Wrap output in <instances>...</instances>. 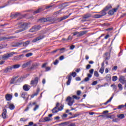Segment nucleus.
<instances>
[{"label":"nucleus","mask_w":126,"mask_h":126,"mask_svg":"<svg viewBox=\"0 0 126 126\" xmlns=\"http://www.w3.org/2000/svg\"><path fill=\"white\" fill-rule=\"evenodd\" d=\"M44 10H45V9L43 8L42 7L39 8L37 10L33 12V14H37V13H40L41 11H44Z\"/></svg>","instance_id":"24"},{"label":"nucleus","mask_w":126,"mask_h":126,"mask_svg":"<svg viewBox=\"0 0 126 126\" xmlns=\"http://www.w3.org/2000/svg\"><path fill=\"white\" fill-rule=\"evenodd\" d=\"M22 45H23V47H27L29 44H30V41L27 40L25 42H21Z\"/></svg>","instance_id":"28"},{"label":"nucleus","mask_w":126,"mask_h":126,"mask_svg":"<svg viewBox=\"0 0 126 126\" xmlns=\"http://www.w3.org/2000/svg\"><path fill=\"white\" fill-rule=\"evenodd\" d=\"M39 81V78L37 77H35L34 79L32 80L31 81L30 84L32 85L33 87H36L37 86V84H38V82Z\"/></svg>","instance_id":"10"},{"label":"nucleus","mask_w":126,"mask_h":126,"mask_svg":"<svg viewBox=\"0 0 126 126\" xmlns=\"http://www.w3.org/2000/svg\"><path fill=\"white\" fill-rule=\"evenodd\" d=\"M16 36H6V37H2L0 38V40L1 41H5V40H9L10 39H15Z\"/></svg>","instance_id":"13"},{"label":"nucleus","mask_w":126,"mask_h":126,"mask_svg":"<svg viewBox=\"0 0 126 126\" xmlns=\"http://www.w3.org/2000/svg\"><path fill=\"white\" fill-rule=\"evenodd\" d=\"M23 58H24V55L22 54L19 56L14 57L13 58V61H20L21 60H22Z\"/></svg>","instance_id":"17"},{"label":"nucleus","mask_w":126,"mask_h":126,"mask_svg":"<svg viewBox=\"0 0 126 126\" xmlns=\"http://www.w3.org/2000/svg\"><path fill=\"white\" fill-rule=\"evenodd\" d=\"M45 38V35L43 34L40 35L39 36L36 37L32 40V43H36V42H38V41H40V40H43Z\"/></svg>","instance_id":"12"},{"label":"nucleus","mask_w":126,"mask_h":126,"mask_svg":"<svg viewBox=\"0 0 126 126\" xmlns=\"http://www.w3.org/2000/svg\"><path fill=\"white\" fill-rule=\"evenodd\" d=\"M123 108H125V105L124 104H122L118 106V109L119 110H121V109H123Z\"/></svg>","instance_id":"50"},{"label":"nucleus","mask_w":126,"mask_h":126,"mask_svg":"<svg viewBox=\"0 0 126 126\" xmlns=\"http://www.w3.org/2000/svg\"><path fill=\"white\" fill-rule=\"evenodd\" d=\"M94 75L95 76V77H99V73H98V71H94Z\"/></svg>","instance_id":"46"},{"label":"nucleus","mask_w":126,"mask_h":126,"mask_svg":"<svg viewBox=\"0 0 126 126\" xmlns=\"http://www.w3.org/2000/svg\"><path fill=\"white\" fill-rule=\"evenodd\" d=\"M87 76L88 77H86L83 81H84L85 82H87L89 81V80H90V78L92 77V75L88 74Z\"/></svg>","instance_id":"25"},{"label":"nucleus","mask_w":126,"mask_h":126,"mask_svg":"<svg viewBox=\"0 0 126 126\" xmlns=\"http://www.w3.org/2000/svg\"><path fill=\"white\" fill-rule=\"evenodd\" d=\"M12 69H13V68H12V66H7L6 68L4 70V72L5 73H7V72H10L11 70H12Z\"/></svg>","instance_id":"21"},{"label":"nucleus","mask_w":126,"mask_h":126,"mask_svg":"<svg viewBox=\"0 0 126 126\" xmlns=\"http://www.w3.org/2000/svg\"><path fill=\"white\" fill-rule=\"evenodd\" d=\"M59 106H60V103L57 102L56 104V106L52 110L53 113H58V112H60L58 109Z\"/></svg>","instance_id":"20"},{"label":"nucleus","mask_w":126,"mask_h":126,"mask_svg":"<svg viewBox=\"0 0 126 126\" xmlns=\"http://www.w3.org/2000/svg\"><path fill=\"white\" fill-rule=\"evenodd\" d=\"M61 12H62V10H59V11H58L57 12H55L54 13V14H55V15H56L57 14H60V13H61Z\"/></svg>","instance_id":"59"},{"label":"nucleus","mask_w":126,"mask_h":126,"mask_svg":"<svg viewBox=\"0 0 126 126\" xmlns=\"http://www.w3.org/2000/svg\"><path fill=\"white\" fill-rule=\"evenodd\" d=\"M105 56H106L105 60L108 61V60H110V56L111 55V54L109 52H106L104 54Z\"/></svg>","instance_id":"33"},{"label":"nucleus","mask_w":126,"mask_h":126,"mask_svg":"<svg viewBox=\"0 0 126 126\" xmlns=\"http://www.w3.org/2000/svg\"><path fill=\"white\" fill-rule=\"evenodd\" d=\"M30 64H31V62H27L26 63H25L22 65V67L23 68H25L26 67H27L28 65H30Z\"/></svg>","instance_id":"32"},{"label":"nucleus","mask_w":126,"mask_h":126,"mask_svg":"<svg viewBox=\"0 0 126 126\" xmlns=\"http://www.w3.org/2000/svg\"><path fill=\"white\" fill-rule=\"evenodd\" d=\"M12 67L13 68V69H16L17 68H19L20 67V64H16L13 65L12 66Z\"/></svg>","instance_id":"37"},{"label":"nucleus","mask_w":126,"mask_h":126,"mask_svg":"<svg viewBox=\"0 0 126 126\" xmlns=\"http://www.w3.org/2000/svg\"><path fill=\"white\" fill-rule=\"evenodd\" d=\"M29 120L28 118L25 119V118H21L20 119V122H27V120Z\"/></svg>","instance_id":"48"},{"label":"nucleus","mask_w":126,"mask_h":126,"mask_svg":"<svg viewBox=\"0 0 126 126\" xmlns=\"http://www.w3.org/2000/svg\"><path fill=\"white\" fill-rule=\"evenodd\" d=\"M18 77H19V76L18 75L13 77L10 81V84H14V83H17V81H16V79H17Z\"/></svg>","instance_id":"19"},{"label":"nucleus","mask_w":126,"mask_h":126,"mask_svg":"<svg viewBox=\"0 0 126 126\" xmlns=\"http://www.w3.org/2000/svg\"><path fill=\"white\" fill-rule=\"evenodd\" d=\"M15 54L14 52L7 53L6 54H4L2 56V60L5 61L6 60H8L9 58H11L13 55Z\"/></svg>","instance_id":"8"},{"label":"nucleus","mask_w":126,"mask_h":126,"mask_svg":"<svg viewBox=\"0 0 126 126\" xmlns=\"http://www.w3.org/2000/svg\"><path fill=\"white\" fill-rule=\"evenodd\" d=\"M107 81H111V75L107 74L105 77Z\"/></svg>","instance_id":"40"},{"label":"nucleus","mask_w":126,"mask_h":126,"mask_svg":"<svg viewBox=\"0 0 126 126\" xmlns=\"http://www.w3.org/2000/svg\"><path fill=\"white\" fill-rule=\"evenodd\" d=\"M75 77L76 76V72H73L72 73H70L69 74H68L66 77V79H67L66 82V85L68 86L70 85V82H71V79H72V77Z\"/></svg>","instance_id":"4"},{"label":"nucleus","mask_w":126,"mask_h":126,"mask_svg":"<svg viewBox=\"0 0 126 126\" xmlns=\"http://www.w3.org/2000/svg\"><path fill=\"white\" fill-rule=\"evenodd\" d=\"M5 99L6 101H10L11 100H12V94H7L5 95Z\"/></svg>","instance_id":"15"},{"label":"nucleus","mask_w":126,"mask_h":126,"mask_svg":"<svg viewBox=\"0 0 126 126\" xmlns=\"http://www.w3.org/2000/svg\"><path fill=\"white\" fill-rule=\"evenodd\" d=\"M68 16H64L62 17H60V18H58V20L59 22H61L63 21V20H65V19H67V18H68Z\"/></svg>","instance_id":"26"},{"label":"nucleus","mask_w":126,"mask_h":126,"mask_svg":"<svg viewBox=\"0 0 126 126\" xmlns=\"http://www.w3.org/2000/svg\"><path fill=\"white\" fill-rule=\"evenodd\" d=\"M22 81H23V77H21L19 78L17 80V82H22Z\"/></svg>","instance_id":"43"},{"label":"nucleus","mask_w":126,"mask_h":126,"mask_svg":"<svg viewBox=\"0 0 126 126\" xmlns=\"http://www.w3.org/2000/svg\"><path fill=\"white\" fill-rule=\"evenodd\" d=\"M89 17H91V14L87 13L85 15H84L83 16V19H87V18H89Z\"/></svg>","instance_id":"34"},{"label":"nucleus","mask_w":126,"mask_h":126,"mask_svg":"<svg viewBox=\"0 0 126 126\" xmlns=\"http://www.w3.org/2000/svg\"><path fill=\"white\" fill-rule=\"evenodd\" d=\"M39 65H40V63H32V65L30 68H29V69H30V70H34V69H37Z\"/></svg>","instance_id":"11"},{"label":"nucleus","mask_w":126,"mask_h":126,"mask_svg":"<svg viewBox=\"0 0 126 126\" xmlns=\"http://www.w3.org/2000/svg\"><path fill=\"white\" fill-rule=\"evenodd\" d=\"M76 94L77 96H80V95H81V91H77Z\"/></svg>","instance_id":"57"},{"label":"nucleus","mask_w":126,"mask_h":126,"mask_svg":"<svg viewBox=\"0 0 126 126\" xmlns=\"http://www.w3.org/2000/svg\"><path fill=\"white\" fill-rule=\"evenodd\" d=\"M59 51H60V49H57L54 51H53L52 52H51V54H56V53H57L58 52H59Z\"/></svg>","instance_id":"55"},{"label":"nucleus","mask_w":126,"mask_h":126,"mask_svg":"<svg viewBox=\"0 0 126 126\" xmlns=\"http://www.w3.org/2000/svg\"><path fill=\"white\" fill-rule=\"evenodd\" d=\"M6 46H7V44H3L0 45V50H1V49H3L5 48Z\"/></svg>","instance_id":"41"},{"label":"nucleus","mask_w":126,"mask_h":126,"mask_svg":"<svg viewBox=\"0 0 126 126\" xmlns=\"http://www.w3.org/2000/svg\"><path fill=\"white\" fill-rule=\"evenodd\" d=\"M50 121H51V119L49 117H46L44 118V123L50 122Z\"/></svg>","instance_id":"42"},{"label":"nucleus","mask_w":126,"mask_h":126,"mask_svg":"<svg viewBox=\"0 0 126 126\" xmlns=\"http://www.w3.org/2000/svg\"><path fill=\"white\" fill-rule=\"evenodd\" d=\"M7 104L9 105V109H10V110H14L15 106H14V105L13 104H9V102H7Z\"/></svg>","instance_id":"36"},{"label":"nucleus","mask_w":126,"mask_h":126,"mask_svg":"<svg viewBox=\"0 0 126 126\" xmlns=\"http://www.w3.org/2000/svg\"><path fill=\"white\" fill-rule=\"evenodd\" d=\"M118 87L120 90H123V86L122 85V84H118Z\"/></svg>","instance_id":"61"},{"label":"nucleus","mask_w":126,"mask_h":126,"mask_svg":"<svg viewBox=\"0 0 126 126\" xmlns=\"http://www.w3.org/2000/svg\"><path fill=\"white\" fill-rule=\"evenodd\" d=\"M59 63V60H56L54 62V64L55 65H57Z\"/></svg>","instance_id":"62"},{"label":"nucleus","mask_w":126,"mask_h":126,"mask_svg":"<svg viewBox=\"0 0 126 126\" xmlns=\"http://www.w3.org/2000/svg\"><path fill=\"white\" fill-rule=\"evenodd\" d=\"M18 25V28L20 29V30H18L15 32V33H20V32H23V31H25L28 28V26L30 25V24L27 23H24L23 22H19L17 24Z\"/></svg>","instance_id":"1"},{"label":"nucleus","mask_w":126,"mask_h":126,"mask_svg":"<svg viewBox=\"0 0 126 126\" xmlns=\"http://www.w3.org/2000/svg\"><path fill=\"white\" fill-rule=\"evenodd\" d=\"M112 8V5L108 4L107 5L105 6V7L104 8V10L108 11V10H110Z\"/></svg>","instance_id":"31"},{"label":"nucleus","mask_w":126,"mask_h":126,"mask_svg":"<svg viewBox=\"0 0 126 126\" xmlns=\"http://www.w3.org/2000/svg\"><path fill=\"white\" fill-rule=\"evenodd\" d=\"M97 83H98V82L97 81H94L92 84L91 85L93 86H94L95 85H97Z\"/></svg>","instance_id":"53"},{"label":"nucleus","mask_w":126,"mask_h":126,"mask_svg":"<svg viewBox=\"0 0 126 126\" xmlns=\"http://www.w3.org/2000/svg\"><path fill=\"white\" fill-rule=\"evenodd\" d=\"M118 9H119L118 7L114 8L109 10L108 12V14H109V15H114V14H115V12H116L118 11Z\"/></svg>","instance_id":"16"},{"label":"nucleus","mask_w":126,"mask_h":126,"mask_svg":"<svg viewBox=\"0 0 126 126\" xmlns=\"http://www.w3.org/2000/svg\"><path fill=\"white\" fill-rule=\"evenodd\" d=\"M106 118L107 119H111V120H113L114 119H115V118H116V116L114 115H106Z\"/></svg>","instance_id":"38"},{"label":"nucleus","mask_w":126,"mask_h":126,"mask_svg":"<svg viewBox=\"0 0 126 126\" xmlns=\"http://www.w3.org/2000/svg\"><path fill=\"white\" fill-rule=\"evenodd\" d=\"M20 95H21V97H22V98H23L24 100H25V99H28V97H27V93L26 92L21 93Z\"/></svg>","instance_id":"22"},{"label":"nucleus","mask_w":126,"mask_h":126,"mask_svg":"<svg viewBox=\"0 0 126 126\" xmlns=\"http://www.w3.org/2000/svg\"><path fill=\"white\" fill-rule=\"evenodd\" d=\"M3 112L1 113V116L2 119L5 120V119H6V117L7 116V110L5 108H3L2 110Z\"/></svg>","instance_id":"14"},{"label":"nucleus","mask_w":126,"mask_h":126,"mask_svg":"<svg viewBox=\"0 0 126 126\" xmlns=\"http://www.w3.org/2000/svg\"><path fill=\"white\" fill-rule=\"evenodd\" d=\"M94 72V69H91L89 70V73H90L89 74H91V75H92L93 74Z\"/></svg>","instance_id":"56"},{"label":"nucleus","mask_w":126,"mask_h":126,"mask_svg":"<svg viewBox=\"0 0 126 126\" xmlns=\"http://www.w3.org/2000/svg\"><path fill=\"white\" fill-rule=\"evenodd\" d=\"M68 42H70L72 40V36L69 35L67 38Z\"/></svg>","instance_id":"51"},{"label":"nucleus","mask_w":126,"mask_h":126,"mask_svg":"<svg viewBox=\"0 0 126 126\" xmlns=\"http://www.w3.org/2000/svg\"><path fill=\"white\" fill-rule=\"evenodd\" d=\"M32 106H35L34 108H33V111L34 112H36L38 109L40 107V105L37 104L36 102H30L29 103L28 105L27 106V107L26 109L24 110L25 112H28L29 111V109H30L31 107H32Z\"/></svg>","instance_id":"2"},{"label":"nucleus","mask_w":126,"mask_h":126,"mask_svg":"<svg viewBox=\"0 0 126 126\" xmlns=\"http://www.w3.org/2000/svg\"><path fill=\"white\" fill-rule=\"evenodd\" d=\"M107 11L105 10V9H103L101 11L98 12V13H100V14H95L94 15V18H101L103 17V16H105L107 14V12H106Z\"/></svg>","instance_id":"5"},{"label":"nucleus","mask_w":126,"mask_h":126,"mask_svg":"<svg viewBox=\"0 0 126 126\" xmlns=\"http://www.w3.org/2000/svg\"><path fill=\"white\" fill-rule=\"evenodd\" d=\"M39 21H40V22L43 23V22H51V23H54L55 22V19L53 18L51 19L50 18H43L41 19H39Z\"/></svg>","instance_id":"7"},{"label":"nucleus","mask_w":126,"mask_h":126,"mask_svg":"<svg viewBox=\"0 0 126 126\" xmlns=\"http://www.w3.org/2000/svg\"><path fill=\"white\" fill-rule=\"evenodd\" d=\"M111 87H113V90H114V91H116L117 90V86H116L115 85H111Z\"/></svg>","instance_id":"47"},{"label":"nucleus","mask_w":126,"mask_h":126,"mask_svg":"<svg viewBox=\"0 0 126 126\" xmlns=\"http://www.w3.org/2000/svg\"><path fill=\"white\" fill-rule=\"evenodd\" d=\"M59 111H63V105H62L60 106V107H58Z\"/></svg>","instance_id":"54"},{"label":"nucleus","mask_w":126,"mask_h":126,"mask_svg":"<svg viewBox=\"0 0 126 126\" xmlns=\"http://www.w3.org/2000/svg\"><path fill=\"white\" fill-rule=\"evenodd\" d=\"M21 45H22V43L18 42L12 45L11 46L13 47V48H15V47H19V46H21Z\"/></svg>","instance_id":"29"},{"label":"nucleus","mask_w":126,"mask_h":126,"mask_svg":"<svg viewBox=\"0 0 126 126\" xmlns=\"http://www.w3.org/2000/svg\"><path fill=\"white\" fill-rule=\"evenodd\" d=\"M68 124H69V122H65L64 123H61V124H59L58 125L59 126H67V125H68Z\"/></svg>","instance_id":"39"},{"label":"nucleus","mask_w":126,"mask_h":126,"mask_svg":"<svg viewBox=\"0 0 126 126\" xmlns=\"http://www.w3.org/2000/svg\"><path fill=\"white\" fill-rule=\"evenodd\" d=\"M72 97L73 98L70 96H68L66 99V102H67L68 106H72V105H73V103H74V99H75L76 100H79L80 99V96L73 95Z\"/></svg>","instance_id":"3"},{"label":"nucleus","mask_w":126,"mask_h":126,"mask_svg":"<svg viewBox=\"0 0 126 126\" xmlns=\"http://www.w3.org/2000/svg\"><path fill=\"white\" fill-rule=\"evenodd\" d=\"M39 92H40V88H37V89L36 90V92L35 93L32 94L31 96V98H34V97H35V96H37L38 94H39Z\"/></svg>","instance_id":"23"},{"label":"nucleus","mask_w":126,"mask_h":126,"mask_svg":"<svg viewBox=\"0 0 126 126\" xmlns=\"http://www.w3.org/2000/svg\"><path fill=\"white\" fill-rule=\"evenodd\" d=\"M33 55L32 53H28L27 54H26V57H27V58H29V57H32V56Z\"/></svg>","instance_id":"52"},{"label":"nucleus","mask_w":126,"mask_h":126,"mask_svg":"<svg viewBox=\"0 0 126 126\" xmlns=\"http://www.w3.org/2000/svg\"><path fill=\"white\" fill-rule=\"evenodd\" d=\"M39 123H45V119L43 118H41L39 120Z\"/></svg>","instance_id":"58"},{"label":"nucleus","mask_w":126,"mask_h":126,"mask_svg":"<svg viewBox=\"0 0 126 126\" xmlns=\"http://www.w3.org/2000/svg\"><path fill=\"white\" fill-rule=\"evenodd\" d=\"M118 122H120V119H119V118H114L112 120V123H118Z\"/></svg>","instance_id":"44"},{"label":"nucleus","mask_w":126,"mask_h":126,"mask_svg":"<svg viewBox=\"0 0 126 126\" xmlns=\"http://www.w3.org/2000/svg\"><path fill=\"white\" fill-rule=\"evenodd\" d=\"M104 67H101L100 69H99V72L101 73V74H103L104 73Z\"/></svg>","instance_id":"45"},{"label":"nucleus","mask_w":126,"mask_h":126,"mask_svg":"<svg viewBox=\"0 0 126 126\" xmlns=\"http://www.w3.org/2000/svg\"><path fill=\"white\" fill-rule=\"evenodd\" d=\"M126 80L125 79V77L124 76H120L119 78V81L121 82V83H122V84H124V83Z\"/></svg>","instance_id":"27"},{"label":"nucleus","mask_w":126,"mask_h":126,"mask_svg":"<svg viewBox=\"0 0 126 126\" xmlns=\"http://www.w3.org/2000/svg\"><path fill=\"white\" fill-rule=\"evenodd\" d=\"M47 64H48V63H43L41 66L42 68H46V65H47Z\"/></svg>","instance_id":"60"},{"label":"nucleus","mask_w":126,"mask_h":126,"mask_svg":"<svg viewBox=\"0 0 126 126\" xmlns=\"http://www.w3.org/2000/svg\"><path fill=\"white\" fill-rule=\"evenodd\" d=\"M117 118H118V119H120V120H123V119H125V114H118L117 115Z\"/></svg>","instance_id":"35"},{"label":"nucleus","mask_w":126,"mask_h":126,"mask_svg":"<svg viewBox=\"0 0 126 126\" xmlns=\"http://www.w3.org/2000/svg\"><path fill=\"white\" fill-rule=\"evenodd\" d=\"M113 98H114V94H112L111 97L109 98V99H108L106 102L102 103V105H107L108 103H110V102L112 101Z\"/></svg>","instance_id":"30"},{"label":"nucleus","mask_w":126,"mask_h":126,"mask_svg":"<svg viewBox=\"0 0 126 126\" xmlns=\"http://www.w3.org/2000/svg\"><path fill=\"white\" fill-rule=\"evenodd\" d=\"M41 27L40 25H35L33 26L31 29H30L29 32L31 33H34V32H37V31H39L40 29H41Z\"/></svg>","instance_id":"6"},{"label":"nucleus","mask_w":126,"mask_h":126,"mask_svg":"<svg viewBox=\"0 0 126 126\" xmlns=\"http://www.w3.org/2000/svg\"><path fill=\"white\" fill-rule=\"evenodd\" d=\"M31 89V86L27 84H25L23 86V89L24 91H26V92L29 91V90H30Z\"/></svg>","instance_id":"18"},{"label":"nucleus","mask_w":126,"mask_h":126,"mask_svg":"<svg viewBox=\"0 0 126 126\" xmlns=\"http://www.w3.org/2000/svg\"><path fill=\"white\" fill-rule=\"evenodd\" d=\"M117 69H118V66H114L113 68H112V70H117Z\"/></svg>","instance_id":"64"},{"label":"nucleus","mask_w":126,"mask_h":126,"mask_svg":"<svg viewBox=\"0 0 126 126\" xmlns=\"http://www.w3.org/2000/svg\"><path fill=\"white\" fill-rule=\"evenodd\" d=\"M50 70H51L50 67H46L45 68V71H50Z\"/></svg>","instance_id":"63"},{"label":"nucleus","mask_w":126,"mask_h":126,"mask_svg":"<svg viewBox=\"0 0 126 126\" xmlns=\"http://www.w3.org/2000/svg\"><path fill=\"white\" fill-rule=\"evenodd\" d=\"M113 81H117L118 80V77L117 76H114L112 77Z\"/></svg>","instance_id":"49"},{"label":"nucleus","mask_w":126,"mask_h":126,"mask_svg":"<svg viewBox=\"0 0 126 126\" xmlns=\"http://www.w3.org/2000/svg\"><path fill=\"white\" fill-rule=\"evenodd\" d=\"M87 32H88L87 31H84L81 32H75L73 33V36H76V35H77V37H81L82 36H83V35H85Z\"/></svg>","instance_id":"9"}]
</instances>
